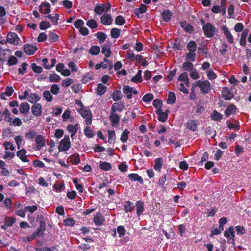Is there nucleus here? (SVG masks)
<instances>
[{
    "mask_svg": "<svg viewBox=\"0 0 251 251\" xmlns=\"http://www.w3.org/2000/svg\"><path fill=\"white\" fill-rule=\"evenodd\" d=\"M154 98L153 95L151 93L146 94L142 98V100L147 103L151 102Z\"/></svg>",
    "mask_w": 251,
    "mask_h": 251,
    "instance_id": "ea45409f",
    "label": "nucleus"
},
{
    "mask_svg": "<svg viewBox=\"0 0 251 251\" xmlns=\"http://www.w3.org/2000/svg\"><path fill=\"white\" fill-rule=\"evenodd\" d=\"M136 208V214L138 216H140L142 215L144 211V202L141 200H139L136 201L135 203Z\"/></svg>",
    "mask_w": 251,
    "mask_h": 251,
    "instance_id": "2eb2a0df",
    "label": "nucleus"
},
{
    "mask_svg": "<svg viewBox=\"0 0 251 251\" xmlns=\"http://www.w3.org/2000/svg\"><path fill=\"white\" fill-rule=\"evenodd\" d=\"M198 120H190L187 122V127L193 132H195L197 130L198 125Z\"/></svg>",
    "mask_w": 251,
    "mask_h": 251,
    "instance_id": "1a4fd4ad",
    "label": "nucleus"
},
{
    "mask_svg": "<svg viewBox=\"0 0 251 251\" xmlns=\"http://www.w3.org/2000/svg\"><path fill=\"white\" fill-rule=\"evenodd\" d=\"M97 91L99 95H102L104 94L107 90V87L101 83L98 84Z\"/></svg>",
    "mask_w": 251,
    "mask_h": 251,
    "instance_id": "e433bc0d",
    "label": "nucleus"
},
{
    "mask_svg": "<svg viewBox=\"0 0 251 251\" xmlns=\"http://www.w3.org/2000/svg\"><path fill=\"white\" fill-rule=\"evenodd\" d=\"M40 97L36 93H31L29 95L27 100L31 103L35 104L40 100Z\"/></svg>",
    "mask_w": 251,
    "mask_h": 251,
    "instance_id": "412c9836",
    "label": "nucleus"
},
{
    "mask_svg": "<svg viewBox=\"0 0 251 251\" xmlns=\"http://www.w3.org/2000/svg\"><path fill=\"white\" fill-rule=\"evenodd\" d=\"M8 123L10 126H20L22 124L21 120L18 117H15L12 121L11 120Z\"/></svg>",
    "mask_w": 251,
    "mask_h": 251,
    "instance_id": "a18cd8bd",
    "label": "nucleus"
},
{
    "mask_svg": "<svg viewBox=\"0 0 251 251\" xmlns=\"http://www.w3.org/2000/svg\"><path fill=\"white\" fill-rule=\"evenodd\" d=\"M249 30L247 29H244L240 39V44L242 46H245L246 44V37L248 36Z\"/></svg>",
    "mask_w": 251,
    "mask_h": 251,
    "instance_id": "5701e85b",
    "label": "nucleus"
},
{
    "mask_svg": "<svg viewBox=\"0 0 251 251\" xmlns=\"http://www.w3.org/2000/svg\"><path fill=\"white\" fill-rule=\"evenodd\" d=\"M147 10V7L145 5L143 4H141L140 5V7L138 8H136L134 10V13L135 15L138 17V18H140V14H143L146 12Z\"/></svg>",
    "mask_w": 251,
    "mask_h": 251,
    "instance_id": "b1692460",
    "label": "nucleus"
},
{
    "mask_svg": "<svg viewBox=\"0 0 251 251\" xmlns=\"http://www.w3.org/2000/svg\"><path fill=\"white\" fill-rule=\"evenodd\" d=\"M71 146L69 136L65 135L64 138L60 141L58 146V150L59 151H64L68 150Z\"/></svg>",
    "mask_w": 251,
    "mask_h": 251,
    "instance_id": "7ed1b4c3",
    "label": "nucleus"
},
{
    "mask_svg": "<svg viewBox=\"0 0 251 251\" xmlns=\"http://www.w3.org/2000/svg\"><path fill=\"white\" fill-rule=\"evenodd\" d=\"M115 23L117 25H122L125 23V20L123 16L118 15L115 18Z\"/></svg>",
    "mask_w": 251,
    "mask_h": 251,
    "instance_id": "5fc2aeb1",
    "label": "nucleus"
},
{
    "mask_svg": "<svg viewBox=\"0 0 251 251\" xmlns=\"http://www.w3.org/2000/svg\"><path fill=\"white\" fill-rule=\"evenodd\" d=\"M26 152L25 149H22L17 152L16 155L22 162H28L29 160L27 159V156L26 155Z\"/></svg>",
    "mask_w": 251,
    "mask_h": 251,
    "instance_id": "f8f14e48",
    "label": "nucleus"
},
{
    "mask_svg": "<svg viewBox=\"0 0 251 251\" xmlns=\"http://www.w3.org/2000/svg\"><path fill=\"white\" fill-rule=\"evenodd\" d=\"M172 47L174 50H181L183 49V46L181 44V40L179 38L176 39L173 43Z\"/></svg>",
    "mask_w": 251,
    "mask_h": 251,
    "instance_id": "cd10ccee",
    "label": "nucleus"
},
{
    "mask_svg": "<svg viewBox=\"0 0 251 251\" xmlns=\"http://www.w3.org/2000/svg\"><path fill=\"white\" fill-rule=\"evenodd\" d=\"M97 38L99 41V42L100 44L104 42L106 38V34L103 32H98L96 33Z\"/></svg>",
    "mask_w": 251,
    "mask_h": 251,
    "instance_id": "79ce46f5",
    "label": "nucleus"
},
{
    "mask_svg": "<svg viewBox=\"0 0 251 251\" xmlns=\"http://www.w3.org/2000/svg\"><path fill=\"white\" fill-rule=\"evenodd\" d=\"M196 54L195 52H189L186 54V59L187 61H194L195 60Z\"/></svg>",
    "mask_w": 251,
    "mask_h": 251,
    "instance_id": "338daca9",
    "label": "nucleus"
},
{
    "mask_svg": "<svg viewBox=\"0 0 251 251\" xmlns=\"http://www.w3.org/2000/svg\"><path fill=\"white\" fill-rule=\"evenodd\" d=\"M85 135L88 138H92L94 135V133L91 127L87 126L84 130Z\"/></svg>",
    "mask_w": 251,
    "mask_h": 251,
    "instance_id": "603ef678",
    "label": "nucleus"
},
{
    "mask_svg": "<svg viewBox=\"0 0 251 251\" xmlns=\"http://www.w3.org/2000/svg\"><path fill=\"white\" fill-rule=\"evenodd\" d=\"M124 107V103L121 102H115L112 105L110 112L112 113H115L116 111L121 112Z\"/></svg>",
    "mask_w": 251,
    "mask_h": 251,
    "instance_id": "9d476101",
    "label": "nucleus"
},
{
    "mask_svg": "<svg viewBox=\"0 0 251 251\" xmlns=\"http://www.w3.org/2000/svg\"><path fill=\"white\" fill-rule=\"evenodd\" d=\"M71 162L73 164L77 165L80 162L79 154H73L70 156Z\"/></svg>",
    "mask_w": 251,
    "mask_h": 251,
    "instance_id": "37998d69",
    "label": "nucleus"
},
{
    "mask_svg": "<svg viewBox=\"0 0 251 251\" xmlns=\"http://www.w3.org/2000/svg\"><path fill=\"white\" fill-rule=\"evenodd\" d=\"M221 29L226 37L227 41L230 43H233L234 42L233 37L228 28L226 25H223L221 27Z\"/></svg>",
    "mask_w": 251,
    "mask_h": 251,
    "instance_id": "0eeeda50",
    "label": "nucleus"
},
{
    "mask_svg": "<svg viewBox=\"0 0 251 251\" xmlns=\"http://www.w3.org/2000/svg\"><path fill=\"white\" fill-rule=\"evenodd\" d=\"M50 27V24L46 21H41L39 24V27L41 30H44Z\"/></svg>",
    "mask_w": 251,
    "mask_h": 251,
    "instance_id": "4d7b16f0",
    "label": "nucleus"
},
{
    "mask_svg": "<svg viewBox=\"0 0 251 251\" xmlns=\"http://www.w3.org/2000/svg\"><path fill=\"white\" fill-rule=\"evenodd\" d=\"M18 63L17 59L14 56H11L9 57L7 64L9 66H12L16 65Z\"/></svg>",
    "mask_w": 251,
    "mask_h": 251,
    "instance_id": "0e129e2a",
    "label": "nucleus"
},
{
    "mask_svg": "<svg viewBox=\"0 0 251 251\" xmlns=\"http://www.w3.org/2000/svg\"><path fill=\"white\" fill-rule=\"evenodd\" d=\"M163 20L165 22H169L172 17V13L169 10H165L161 13Z\"/></svg>",
    "mask_w": 251,
    "mask_h": 251,
    "instance_id": "4be33fe9",
    "label": "nucleus"
},
{
    "mask_svg": "<svg viewBox=\"0 0 251 251\" xmlns=\"http://www.w3.org/2000/svg\"><path fill=\"white\" fill-rule=\"evenodd\" d=\"M99 168L102 170L107 171L112 169V165L109 162L100 161L99 163Z\"/></svg>",
    "mask_w": 251,
    "mask_h": 251,
    "instance_id": "c85d7f7f",
    "label": "nucleus"
},
{
    "mask_svg": "<svg viewBox=\"0 0 251 251\" xmlns=\"http://www.w3.org/2000/svg\"><path fill=\"white\" fill-rule=\"evenodd\" d=\"M112 98L114 101L121 100L122 98V95L120 90H115L112 93Z\"/></svg>",
    "mask_w": 251,
    "mask_h": 251,
    "instance_id": "393cba45",
    "label": "nucleus"
},
{
    "mask_svg": "<svg viewBox=\"0 0 251 251\" xmlns=\"http://www.w3.org/2000/svg\"><path fill=\"white\" fill-rule=\"evenodd\" d=\"M182 68L184 71H192L193 70L194 65L192 63L189 61H186L182 64Z\"/></svg>",
    "mask_w": 251,
    "mask_h": 251,
    "instance_id": "58836bf2",
    "label": "nucleus"
},
{
    "mask_svg": "<svg viewBox=\"0 0 251 251\" xmlns=\"http://www.w3.org/2000/svg\"><path fill=\"white\" fill-rule=\"evenodd\" d=\"M31 67L32 68V70L35 73H41L42 71V70H43L41 66L37 65L35 63H32Z\"/></svg>",
    "mask_w": 251,
    "mask_h": 251,
    "instance_id": "680f3d73",
    "label": "nucleus"
},
{
    "mask_svg": "<svg viewBox=\"0 0 251 251\" xmlns=\"http://www.w3.org/2000/svg\"><path fill=\"white\" fill-rule=\"evenodd\" d=\"M126 232V231L123 226L120 225L118 226L117 232L119 234V236L120 237H123L125 235Z\"/></svg>",
    "mask_w": 251,
    "mask_h": 251,
    "instance_id": "69168bd1",
    "label": "nucleus"
},
{
    "mask_svg": "<svg viewBox=\"0 0 251 251\" xmlns=\"http://www.w3.org/2000/svg\"><path fill=\"white\" fill-rule=\"evenodd\" d=\"M176 100L175 94L173 92H169L167 100V103L168 104H174Z\"/></svg>",
    "mask_w": 251,
    "mask_h": 251,
    "instance_id": "72a5a7b5",
    "label": "nucleus"
},
{
    "mask_svg": "<svg viewBox=\"0 0 251 251\" xmlns=\"http://www.w3.org/2000/svg\"><path fill=\"white\" fill-rule=\"evenodd\" d=\"M101 23L105 25H108L112 24L113 19L111 15L108 14L107 13H104L100 18Z\"/></svg>",
    "mask_w": 251,
    "mask_h": 251,
    "instance_id": "ddd939ff",
    "label": "nucleus"
},
{
    "mask_svg": "<svg viewBox=\"0 0 251 251\" xmlns=\"http://www.w3.org/2000/svg\"><path fill=\"white\" fill-rule=\"evenodd\" d=\"M128 177L130 180L133 181H138L140 184H143L144 183L143 178L138 174H130L128 175Z\"/></svg>",
    "mask_w": 251,
    "mask_h": 251,
    "instance_id": "dca6fc26",
    "label": "nucleus"
},
{
    "mask_svg": "<svg viewBox=\"0 0 251 251\" xmlns=\"http://www.w3.org/2000/svg\"><path fill=\"white\" fill-rule=\"evenodd\" d=\"M236 109V106L235 105H229L225 111V115L228 117L230 114L235 113Z\"/></svg>",
    "mask_w": 251,
    "mask_h": 251,
    "instance_id": "a878e982",
    "label": "nucleus"
},
{
    "mask_svg": "<svg viewBox=\"0 0 251 251\" xmlns=\"http://www.w3.org/2000/svg\"><path fill=\"white\" fill-rule=\"evenodd\" d=\"M180 26L186 32L192 33L194 31V27L185 21L181 22Z\"/></svg>",
    "mask_w": 251,
    "mask_h": 251,
    "instance_id": "f3484780",
    "label": "nucleus"
},
{
    "mask_svg": "<svg viewBox=\"0 0 251 251\" xmlns=\"http://www.w3.org/2000/svg\"><path fill=\"white\" fill-rule=\"evenodd\" d=\"M37 49L38 48L36 46H33L28 44H25L24 46V52L28 55L34 54Z\"/></svg>",
    "mask_w": 251,
    "mask_h": 251,
    "instance_id": "39448f33",
    "label": "nucleus"
},
{
    "mask_svg": "<svg viewBox=\"0 0 251 251\" xmlns=\"http://www.w3.org/2000/svg\"><path fill=\"white\" fill-rule=\"evenodd\" d=\"M204 35L209 38L213 37L216 32V28L214 25L207 23L202 26Z\"/></svg>",
    "mask_w": 251,
    "mask_h": 251,
    "instance_id": "f03ea898",
    "label": "nucleus"
},
{
    "mask_svg": "<svg viewBox=\"0 0 251 251\" xmlns=\"http://www.w3.org/2000/svg\"><path fill=\"white\" fill-rule=\"evenodd\" d=\"M101 53L104 55L105 58H108L111 56V51L110 49V45L103 46L102 48Z\"/></svg>",
    "mask_w": 251,
    "mask_h": 251,
    "instance_id": "473e14b6",
    "label": "nucleus"
},
{
    "mask_svg": "<svg viewBox=\"0 0 251 251\" xmlns=\"http://www.w3.org/2000/svg\"><path fill=\"white\" fill-rule=\"evenodd\" d=\"M2 115H4V120L5 121L9 122L12 120V118L11 117V114L9 112V110L7 108H5L4 111L3 112Z\"/></svg>",
    "mask_w": 251,
    "mask_h": 251,
    "instance_id": "3c124183",
    "label": "nucleus"
},
{
    "mask_svg": "<svg viewBox=\"0 0 251 251\" xmlns=\"http://www.w3.org/2000/svg\"><path fill=\"white\" fill-rule=\"evenodd\" d=\"M60 79L59 75L55 73L50 74L49 76V80L50 82H58Z\"/></svg>",
    "mask_w": 251,
    "mask_h": 251,
    "instance_id": "49530a36",
    "label": "nucleus"
},
{
    "mask_svg": "<svg viewBox=\"0 0 251 251\" xmlns=\"http://www.w3.org/2000/svg\"><path fill=\"white\" fill-rule=\"evenodd\" d=\"M124 207L126 213L131 212L134 208V203L130 201H127L125 202Z\"/></svg>",
    "mask_w": 251,
    "mask_h": 251,
    "instance_id": "aec40b11",
    "label": "nucleus"
},
{
    "mask_svg": "<svg viewBox=\"0 0 251 251\" xmlns=\"http://www.w3.org/2000/svg\"><path fill=\"white\" fill-rule=\"evenodd\" d=\"M224 236L227 239H228L230 237V236H231V238L234 239L235 237V232L233 226L229 227L228 230H226L224 233Z\"/></svg>",
    "mask_w": 251,
    "mask_h": 251,
    "instance_id": "bb28decb",
    "label": "nucleus"
},
{
    "mask_svg": "<svg viewBox=\"0 0 251 251\" xmlns=\"http://www.w3.org/2000/svg\"><path fill=\"white\" fill-rule=\"evenodd\" d=\"M100 51V48L99 46L95 45L92 46L89 50V52L92 55H97Z\"/></svg>",
    "mask_w": 251,
    "mask_h": 251,
    "instance_id": "c9c22d12",
    "label": "nucleus"
},
{
    "mask_svg": "<svg viewBox=\"0 0 251 251\" xmlns=\"http://www.w3.org/2000/svg\"><path fill=\"white\" fill-rule=\"evenodd\" d=\"M19 40L17 34L15 32H10L7 35V41L11 44L17 45Z\"/></svg>",
    "mask_w": 251,
    "mask_h": 251,
    "instance_id": "20e7f679",
    "label": "nucleus"
},
{
    "mask_svg": "<svg viewBox=\"0 0 251 251\" xmlns=\"http://www.w3.org/2000/svg\"><path fill=\"white\" fill-rule=\"evenodd\" d=\"M36 147L40 150L42 147L45 145V139L43 135H38L35 138Z\"/></svg>",
    "mask_w": 251,
    "mask_h": 251,
    "instance_id": "6e6552de",
    "label": "nucleus"
},
{
    "mask_svg": "<svg viewBox=\"0 0 251 251\" xmlns=\"http://www.w3.org/2000/svg\"><path fill=\"white\" fill-rule=\"evenodd\" d=\"M86 25L89 27L91 29H95L98 27V24L96 21L94 19L88 20L86 23Z\"/></svg>",
    "mask_w": 251,
    "mask_h": 251,
    "instance_id": "864d4df0",
    "label": "nucleus"
},
{
    "mask_svg": "<svg viewBox=\"0 0 251 251\" xmlns=\"http://www.w3.org/2000/svg\"><path fill=\"white\" fill-rule=\"evenodd\" d=\"M221 93L222 97L226 100H230L234 97L233 94L227 87H223Z\"/></svg>",
    "mask_w": 251,
    "mask_h": 251,
    "instance_id": "423d86ee",
    "label": "nucleus"
},
{
    "mask_svg": "<svg viewBox=\"0 0 251 251\" xmlns=\"http://www.w3.org/2000/svg\"><path fill=\"white\" fill-rule=\"evenodd\" d=\"M93 221L96 225L100 226L103 225L105 221L104 216L100 213H98L95 216H94Z\"/></svg>",
    "mask_w": 251,
    "mask_h": 251,
    "instance_id": "4468645a",
    "label": "nucleus"
},
{
    "mask_svg": "<svg viewBox=\"0 0 251 251\" xmlns=\"http://www.w3.org/2000/svg\"><path fill=\"white\" fill-rule=\"evenodd\" d=\"M73 183L75 186L76 188L78 190L79 192H83V186L82 184H78V180L77 178H74L73 180Z\"/></svg>",
    "mask_w": 251,
    "mask_h": 251,
    "instance_id": "052dcab7",
    "label": "nucleus"
},
{
    "mask_svg": "<svg viewBox=\"0 0 251 251\" xmlns=\"http://www.w3.org/2000/svg\"><path fill=\"white\" fill-rule=\"evenodd\" d=\"M59 40V36L56 33L50 31L49 35V40L50 42L54 43Z\"/></svg>",
    "mask_w": 251,
    "mask_h": 251,
    "instance_id": "a19ab883",
    "label": "nucleus"
},
{
    "mask_svg": "<svg viewBox=\"0 0 251 251\" xmlns=\"http://www.w3.org/2000/svg\"><path fill=\"white\" fill-rule=\"evenodd\" d=\"M197 48V44L194 41H190L187 44V48L189 52H195Z\"/></svg>",
    "mask_w": 251,
    "mask_h": 251,
    "instance_id": "7c9ffc66",
    "label": "nucleus"
},
{
    "mask_svg": "<svg viewBox=\"0 0 251 251\" xmlns=\"http://www.w3.org/2000/svg\"><path fill=\"white\" fill-rule=\"evenodd\" d=\"M43 96L48 102H51L52 101V96L51 95L50 92L49 91H45L43 92Z\"/></svg>",
    "mask_w": 251,
    "mask_h": 251,
    "instance_id": "13d9d810",
    "label": "nucleus"
},
{
    "mask_svg": "<svg viewBox=\"0 0 251 251\" xmlns=\"http://www.w3.org/2000/svg\"><path fill=\"white\" fill-rule=\"evenodd\" d=\"M194 85H195V86L199 87L201 94L203 95L208 94L209 91L211 89V84L208 80L201 81L200 80L197 81Z\"/></svg>",
    "mask_w": 251,
    "mask_h": 251,
    "instance_id": "f257e3e1",
    "label": "nucleus"
},
{
    "mask_svg": "<svg viewBox=\"0 0 251 251\" xmlns=\"http://www.w3.org/2000/svg\"><path fill=\"white\" fill-rule=\"evenodd\" d=\"M31 112L35 116H40L42 114V106L40 103H35L31 107Z\"/></svg>",
    "mask_w": 251,
    "mask_h": 251,
    "instance_id": "9b49d317",
    "label": "nucleus"
},
{
    "mask_svg": "<svg viewBox=\"0 0 251 251\" xmlns=\"http://www.w3.org/2000/svg\"><path fill=\"white\" fill-rule=\"evenodd\" d=\"M235 229L237 232V234L239 235H242L246 232V230L244 226H237L235 227Z\"/></svg>",
    "mask_w": 251,
    "mask_h": 251,
    "instance_id": "e2e57ef3",
    "label": "nucleus"
},
{
    "mask_svg": "<svg viewBox=\"0 0 251 251\" xmlns=\"http://www.w3.org/2000/svg\"><path fill=\"white\" fill-rule=\"evenodd\" d=\"M120 35V30L117 28H113L111 31V36L113 38H118Z\"/></svg>",
    "mask_w": 251,
    "mask_h": 251,
    "instance_id": "6e6d98bb",
    "label": "nucleus"
},
{
    "mask_svg": "<svg viewBox=\"0 0 251 251\" xmlns=\"http://www.w3.org/2000/svg\"><path fill=\"white\" fill-rule=\"evenodd\" d=\"M141 74L142 70H139L137 74L131 78V81L135 83H139L142 82L143 81V79L142 77Z\"/></svg>",
    "mask_w": 251,
    "mask_h": 251,
    "instance_id": "2f4dec72",
    "label": "nucleus"
},
{
    "mask_svg": "<svg viewBox=\"0 0 251 251\" xmlns=\"http://www.w3.org/2000/svg\"><path fill=\"white\" fill-rule=\"evenodd\" d=\"M30 110V105L27 103H22L20 105L19 111L21 114H25L29 112Z\"/></svg>",
    "mask_w": 251,
    "mask_h": 251,
    "instance_id": "6ab92c4d",
    "label": "nucleus"
},
{
    "mask_svg": "<svg viewBox=\"0 0 251 251\" xmlns=\"http://www.w3.org/2000/svg\"><path fill=\"white\" fill-rule=\"evenodd\" d=\"M129 133L130 132L127 129H125L123 131L120 138V140L123 143H126L127 142Z\"/></svg>",
    "mask_w": 251,
    "mask_h": 251,
    "instance_id": "c03bdc74",
    "label": "nucleus"
},
{
    "mask_svg": "<svg viewBox=\"0 0 251 251\" xmlns=\"http://www.w3.org/2000/svg\"><path fill=\"white\" fill-rule=\"evenodd\" d=\"M78 112L83 118H87L89 116H92L91 111L88 107H84L82 108H80L78 110Z\"/></svg>",
    "mask_w": 251,
    "mask_h": 251,
    "instance_id": "a211bd4d",
    "label": "nucleus"
},
{
    "mask_svg": "<svg viewBox=\"0 0 251 251\" xmlns=\"http://www.w3.org/2000/svg\"><path fill=\"white\" fill-rule=\"evenodd\" d=\"M207 75L209 80H214L217 78L216 73L212 69L207 72Z\"/></svg>",
    "mask_w": 251,
    "mask_h": 251,
    "instance_id": "774afa93",
    "label": "nucleus"
},
{
    "mask_svg": "<svg viewBox=\"0 0 251 251\" xmlns=\"http://www.w3.org/2000/svg\"><path fill=\"white\" fill-rule=\"evenodd\" d=\"M16 219L14 217H6L5 218V225L11 226L16 222Z\"/></svg>",
    "mask_w": 251,
    "mask_h": 251,
    "instance_id": "de8ad7c7",
    "label": "nucleus"
},
{
    "mask_svg": "<svg viewBox=\"0 0 251 251\" xmlns=\"http://www.w3.org/2000/svg\"><path fill=\"white\" fill-rule=\"evenodd\" d=\"M223 117V116L216 110L213 111L211 114V119L214 121H221Z\"/></svg>",
    "mask_w": 251,
    "mask_h": 251,
    "instance_id": "f704fd0d",
    "label": "nucleus"
},
{
    "mask_svg": "<svg viewBox=\"0 0 251 251\" xmlns=\"http://www.w3.org/2000/svg\"><path fill=\"white\" fill-rule=\"evenodd\" d=\"M109 120L112 124L118 125L120 121V116L116 113L110 112Z\"/></svg>",
    "mask_w": 251,
    "mask_h": 251,
    "instance_id": "c756f323",
    "label": "nucleus"
},
{
    "mask_svg": "<svg viewBox=\"0 0 251 251\" xmlns=\"http://www.w3.org/2000/svg\"><path fill=\"white\" fill-rule=\"evenodd\" d=\"M163 160L162 158H158L155 160V165L153 168L156 171H160L161 169Z\"/></svg>",
    "mask_w": 251,
    "mask_h": 251,
    "instance_id": "4c0bfd02",
    "label": "nucleus"
},
{
    "mask_svg": "<svg viewBox=\"0 0 251 251\" xmlns=\"http://www.w3.org/2000/svg\"><path fill=\"white\" fill-rule=\"evenodd\" d=\"M78 124H76L74 126L70 124L67 126V129L70 133H76L78 130Z\"/></svg>",
    "mask_w": 251,
    "mask_h": 251,
    "instance_id": "09e8293b",
    "label": "nucleus"
},
{
    "mask_svg": "<svg viewBox=\"0 0 251 251\" xmlns=\"http://www.w3.org/2000/svg\"><path fill=\"white\" fill-rule=\"evenodd\" d=\"M65 226H73L75 224V220L72 218H67L63 220Z\"/></svg>",
    "mask_w": 251,
    "mask_h": 251,
    "instance_id": "bf43d9fd",
    "label": "nucleus"
},
{
    "mask_svg": "<svg viewBox=\"0 0 251 251\" xmlns=\"http://www.w3.org/2000/svg\"><path fill=\"white\" fill-rule=\"evenodd\" d=\"M104 11V4H102L101 6L97 5L94 8V11L98 15H101Z\"/></svg>",
    "mask_w": 251,
    "mask_h": 251,
    "instance_id": "8fccbe9b",
    "label": "nucleus"
}]
</instances>
